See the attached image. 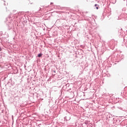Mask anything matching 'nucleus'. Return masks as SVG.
<instances>
[{
  "label": "nucleus",
  "instance_id": "nucleus-1",
  "mask_svg": "<svg viewBox=\"0 0 127 127\" xmlns=\"http://www.w3.org/2000/svg\"><path fill=\"white\" fill-rule=\"evenodd\" d=\"M41 56H42V54H39L38 55V57H41Z\"/></svg>",
  "mask_w": 127,
  "mask_h": 127
},
{
  "label": "nucleus",
  "instance_id": "nucleus-2",
  "mask_svg": "<svg viewBox=\"0 0 127 127\" xmlns=\"http://www.w3.org/2000/svg\"><path fill=\"white\" fill-rule=\"evenodd\" d=\"M96 9H99V7H96Z\"/></svg>",
  "mask_w": 127,
  "mask_h": 127
},
{
  "label": "nucleus",
  "instance_id": "nucleus-3",
  "mask_svg": "<svg viewBox=\"0 0 127 127\" xmlns=\"http://www.w3.org/2000/svg\"><path fill=\"white\" fill-rule=\"evenodd\" d=\"M95 6H97V4H95Z\"/></svg>",
  "mask_w": 127,
  "mask_h": 127
},
{
  "label": "nucleus",
  "instance_id": "nucleus-4",
  "mask_svg": "<svg viewBox=\"0 0 127 127\" xmlns=\"http://www.w3.org/2000/svg\"><path fill=\"white\" fill-rule=\"evenodd\" d=\"M0 51H1V48H0Z\"/></svg>",
  "mask_w": 127,
  "mask_h": 127
},
{
  "label": "nucleus",
  "instance_id": "nucleus-5",
  "mask_svg": "<svg viewBox=\"0 0 127 127\" xmlns=\"http://www.w3.org/2000/svg\"><path fill=\"white\" fill-rule=\"evenodd\" d=\"M51 4H53V3H52H52H51Z\"/></svg>",
  "mask_w": 127,
  "mask_h": 127
}]
</instances>
